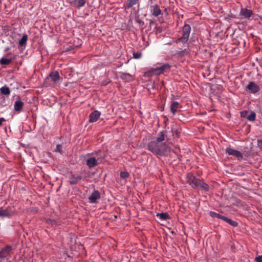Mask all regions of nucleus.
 <instances>
[{"instance_id":"nucleus-1","label":"nucleus","mask_w":262,"mask_h":262,"mask_svg":"<svg viewBox=\"0 0 262 262\" xmlns=\"http://www.w3.org/2000/svg\"><path fill=\"white\" fill-rule=\"evenodd\" d=\"M187 180L188 183L192 187L200 188L204 191L208 190V185L201 180L195 178L193 174H188Z\"/></svg>"},{"instance_id":"nucleus-2","label":"nucleus","mask_w":262,"mask_h":262,"mask_svg":"<svg viewBox=\"0 0 262 262\" xmlns=\"http://www.w3.org/2000/svg\"><path fill=\"white\" fill-rule=\"evenodd\" d=\"M148 149L154 154L160 156L163 155L165 150V144L156 141H151L148 145Z\"/></svg>"},{"instance_id":"nucleus-3","label":"nucleus","mask_w":262,"mask_h":262,"mask_svg":"<svg viewBox=\"0 0 262 262\" xmlns=\"http://www.w3.org/2000/svg\"><path fill=\"white\" fill-rule=\"evenodd\" d=\"M61 81V78L59 76V73L57 71H53L46 78L45 84L47 86L57 85L59 84Z\"/></svg>"},{"instance_id":"nucleus-4","label":"nucleus","mask_w":262,"mask_h":262,"mask_svg":"<svg viewBox=\"0 0 262 262\" xmlns=\"http://www.w3.org/2000/svg\"><path fill=\"white\" fill-rule=\"evenodd\" d=\"M191 31V27L189 25H185L183 28L182 33L183 35L178 39V42H181L183 44H185L188 40L190 33Z\"/></svg>"},{"instance_id":"nucleus-5","label":"nucleus","mask_w":262,"mask_h":262,"mask_svg":"<svg viewBox=\"0 0 262 262\" xmlns=\"http://www.w3.org/2000/svg\"><path fill=\"white\" fill-rule=\"evenodd\" d=\"M170 68V66L168 64H164L162 66H160L159 67H157L156 68H153L152 69V71L154 74L159 75L161 74L164 71L169 70Z\"/></svg>"},{"instance_id":"nucleus-6","label":"nucleus","mask_w":262,"mask_h":262,"mask_svg":"<svg viewBox=\"0 0 262 262\" xmlns=\"http://www.w3.org/2000/svg\"><path fill=\"white\" fill-rule=\"evenodd\" d=\"M247 90L250 93L255 94L259 91V86L253 81H251L246 86Z\"/></svg>"},{"instance_id":"nucleus-7","label":"nucleus","mask_w":262,"mask_h":262,"mask_svg":"<svg viewBox=\"0 0 262 262\" xmlns=\"http://www.w3.org/2000/svg\"><path fill=\"white\" fill-rule=\"evenodd\" d=\"M226 152L229 155L233 156L236 157L238 160H241L243 158V154L239 151L231 148H227Z\"/></svg>"},{"instance_id":"nucleus-8","label":"nucleus","mask_w":262,"mask_h":262,"mask_svg":"<svg viewBox=\"0 0 262 262\" xmlns=\"http://www.w3.org/2000/svg\"><path fill=\"white\" fill-rule=\"evenodd\" d=\"M100 194L98 190H94L89 196V201L91 203H96L100 199Z\"/></svg>"},{"instance_id":"nucleus-9","label":"nucleus","mask_w":262,"mask_h":262,"mask_svg":"<svg viewBox=\"0 0 262 262\" xmlns=\"http://www.w3.org/2000/svg\"><path fill=\"white\" fill-rule=\"evenodd\" d=\"M71 5L77 8H80L85 4L84 0H67Z\"/></svg>"},{"instance_id":"nucleus-10","label":"nucleus","mask_w":262,"mask_h":262,"mask_svg":"<svg viewBox=\"0 0 262 262\" xmlns=\"http://www.w3.org/2000/svg\"><path fill=\"white\" fill-rule=\"evenodd\" d=\"M101 113L98 111H95L90 114L89 121L90 122H96L100 116Z\"/></svg>"},{"instance_id":"nucleus-11","label":"nucleus","mask_w":262,"mask_h":262,"mask_svg":"<svg viewBox=\"0 0 262 262\" xmlns=\"http://www.w3.org/2000/svg\"><path fill=\"white\" fill-rule=\"evenodd\" d=\"M13 215L12 211L8 209H3L2 207L0 208V217H9Z\"/></svg>"},{"instance_id":"nucleus-12","label":"nucleus","mask_w":262,"mask_h":262,"mask_svg":"<svg viewBox=\"0 0 262 262\" xmlns=\"http://www.w3.org/2000/svg\"><path fill=\"white\" fill-rule=\"evenodd\" d=\"M86 164L90 168L93 167L97 165V159L94 157H90L87 159Z\"/></svg>"},{"instance_id":"nucleus-13","label":"nucleus","mask_w":262,"mask_h":262,"mask_svg":"<svg viewBox=\"0 0 262 262\" xmlns=\"http://www.w3.org/2000/svg\"><path fill=\"white\" fill-rule=\"evenodd\" d=\"M252 14V11L247 9H242L240 12V15L242 18H248Z\"/></svg>"},{"instance_id":"nucleus-14","label":"nucleus","mask_w":262,"mask_h":262,"mask_svg":"<svg viewBox=\"0 0 262 262\" xmlns=\"http://www.w3.org/2000/svg\"><path fill=\"white\" fill-rule=\"evenodd\" d=\"M180 107L181 105L179 102H172L170 105V111L173 114H175Z\"/></svg>"},{"instance_id":"nucleus-15","label":"nucleus","mask_w":262,"mask_h":262,"mask_svg":"<svg viewBox=\"0 0 262 262\" xmlns=\"http://www.w3.org/2000/svg\"><path fill=\"white\" fill-rule=\"evenodd\" d=\"M11 250V247L7 246L3 248L0 252V257H6Z\"/></svg>"},{"instance_id":"nucleus-16","label":"nucleus","mask_w":262,"mask_h":262,"mask_svg":"<svg viewBox=\"0 0 262 262\" xmlns=\"http://www.w3.org/2000/svg\"><path fill=\"white\" fill-rule=\"evenodd\" d=\"M24 105V103L20 100H17L15 101L14 103V110L16 112L20 111Z\"/></svg>"},{"instance_id":"nucleus-17","label":"nucleus","mask_w":262,"mask_h":262,"mask_svg":"<svg viewBox=\"0 0 262 262\" xmlns=\"http://www.w3.org/2000/svg\"><path fill=\"white\" fill-rule=\"evenodd\" d=\"M27 40L28 36L26 34H24L18 41L19 46L20 47L25 46L26 45Z\"/></svg>"},{"instance_id":"nucleus-18","label":"nucleus","mask_w":262,"mask_h":262,"mask_svg":"<svg viewBox=\"0 0 262 262\" xmlns=\"http://www.w3.org/2000/svg\"><path fill=\"white\" fill-rule=\"evenodd\" d=\"M1 93L5 95H9L10 94V91L9 88L7 86H2L0 89Z\"/></svg>"},{"instance_id":"nucleus-19","label":"nucleus","mask_w":262,"mask_h":262,"mask_svg":"<svg viewBox=\"0 0 262 262\" xmlns=\"http://www.w3.org/2000/svg\"><path fill=\"white\" fill-rule=\"evenodd\" d=\"M210 215L213 218H217L223 220L225 219V216L222 215L219 213H217L215 212L210 211L209 212Z\"/></svg>"},{"instance_id":"nucleus-20","label":"nucleus","mask_w":262,"mask_h":262,"mask_svg":"<svg viewBox=\"0 0 262 262\" xmlns=\"http://www.w3.org/2000/svg\"><path fill=\"white\" fill-rule=\"evenodd\" d=\"M223 221L228 223L233 227H236L238 225L237 222L234 221H232L230 219L226 217V216H225V219H223Z\"/></svg>"},{"instance_id":"nucleus-21","label":"nucleus","mask_w":262,"mask_h":262,"mask_svg":"<svg viewBox=\"0 0 262 262\" xmlns=\"http://www.w3.org/2000/svg\"><path fill=\"white\" fill-rule=\"evenodd\" d=\"M165 135L163 132H160L158 134L156 139V141L159 143H163L162 142L164 140Z\"/></svg>"},{"instance_id":"nucleus-22","label":"nucleus","mask_w":262,"mask_h":262,"mask_svg":"<svg viewBox=\"0 0 262 262\" xmlns=\"http://www.w3.org/2000/svg\"><path fill=\"white\" fill-rule=\"evenodd\" d=\"M157 216L161 220H166L169 218V215L167 213H158Z\"/></svg>"},{"instance_id":"nucleus-23","label":"nucleus","mask_w":262,"mask_h":262,"mask_svg":"<svg viewBox=\"0 0 262 262\" xmlns=\"http://www.w3.org/2000/svg\"><path fill=\"white\" fill-rule=\"evenodd\" d=\"M161 10L160 8L157 6H153V12L152 14L155 16H157L161 14Z\"/></svg>"},{"instance_id":"nucleus-24","label":"nucleus","mask_w":262,"mask_h":262,"mask_svg":"<svg viewBox=\"0 0 262 262\" xmlns=\"http://www.w3.org/2000/svg\"><path fill=\"white\" fill-rule=\"evenodd\" d=\"M121 78L123 79L129 81L133 79L132 76L128 73H123L121 75Z\"/></svg>"},{"instance_id":"nucleus-25","label":"nucleus","mask_w":262,"mask_h":262,"mask_svg":"<svg viewBox=\"0 0 262 262\" xmlns=\"http://www.w3.org/2000/svg\"><path fill=\"white\" fill-rule=\"evenodd\" d=\"M11 62V59H7L6 58H2L0 60L1 64L3 65H6L9 64Z\"/></svg>"},{"instance_id":"nucleus-26","label":"nucleus","mask_w":262,"mask_h":262,"mask_svg":"<svg viewBox=\"0 0 262 262\" xmlns=\"http://www.w3.org/2000/svg\"><path fill=\"white\" fill-rule=\"evenodd\" d=\"M138 0H128V4H127L126 7L130 8L133 6L136 5Z\"/></svg>"},{"instance_id":"nucleus-27","label":"nucleus","mask_w":262,"mask_h":262,"mask_svg":"<svg viewBox=\"0 0 262 262\" xmlns=\"http://www.w3.org/2000/svg\"><path fill=\"white\" fill-rule=\"evenodd\" d=\"M255 113L254 112H252L249 115H248L247 119L250 121H253L255 120Z\"/></svg>"},{"instance_id":"nucleus-28","label":"nucleus","mask_w":262,"mask_h":262,"mask_svg":"<svg viewBox=\"0 0 262 262\" xmlns=\"http://www.w3.org/2000/svg\"><path fill=\"white\" fill-rule=\"evenodd\" d=\"M128 173L126 171H121L120 172V177L123 179H125L128 178Z\"/></svg>"},{"instance_id":"nucleus-29","label":"nucleus","mask_w":262,"mask_h":262,"mask_svg":"<svg viewBox=\"0 0 262 262\" xmlns=\"http://www.w3.org/2000/svg\"><path fill=\"white\" fill-rule=\"evenodd\" d=\"M142 54L140 52H138L137 53H133V57L135 59H139L141 57Z\"/></svg>"},{"instance_id":"nucleus-30","label":"nucleus","mask_w":262,"mask_h":262,"mask_svg":"<svg viewBox=\"0 0 262 262\" xmlns=\"http://www.w3.org/2000/svg\"><path fill=\"white\" fill-rule=\"evenodd\" d=\"M55 151L59 152L60 153L62 152V148H61V146L60 145L58 144L56 146V148L55 149Z\"/></svg>"},{"instance_id":"nucleus-31","label":"nucleus","mask_w":262,"mask_h":262,"mask_svg":"<svg viewBox=\"0 0 262 262\" xmlns=\"http://www.w3.org/2000/svg\"><path fill=\"white\" fill-rule=\"evenodd\" d=\"M255 260L256 262H262V255L256 257Z\"/></svg>"},{"instance_id":"nucleus-32","label":"nucleus","mask_w":262,"mask_h":262,"mask_svg":"<svg viewBox=\"0 0 262 262\" xmlns=\"http://www.w3.org/2000/svg\"><path fill=\"white\" fill-rule=\"evenodd\" d=\"M258 146L262 148V140H258Z\"/></svg>"},{"instance_id":"nucleus-33","label":"nucleus","mask_w":262,"mask_h":262,"mask_svg":"<svg viewBox=\"0 0 262 262\" xmlns=\"http://www.w3.org/2000/svg\"><path fill=\"white\" fill-rule=\"evenodd\" d=\"M5 119L4 118H0V126L2 125L3 122L5 121Z\"/></svg>"},{"instance_id":"nucleus-34","label":"nucleus","mask_w":262,"mask_h":262,"mask_svg":"<svg viewBox=\"0 0 262 262\" xmlns=\"http://www.w3.org/2000/svg\"><path fill=\"white\" fill-rule=\"evenodd\" d=\"M9 50V47H7V48H6L5 49V52H7V51H8Z\"/></svg>"},{"instance_id":"nucleus-35","label":"nucleus","mask_w":262,"mask_h":262,"mask_svg":"<svg viewBox=\"0 0 262 262\" xmlns=\"http://www.w3.org/2000/svg\"><path fill=\"white\" fill-rule=\"evenodd\" d=\"M11 53H8V54H7V56H8V55H11Z\"/></svg>"},{"instance_id":"nucleus-36","label":"nucleus","mask_w":262,"mask_h":262,"mask_svg":"<svg viewBox=\"0 0 262 262\" xmlns=\"http://www.w3.org/2000/svg\"><path fill=\"white\" fill-rule=\"evenodd\" d=\"M71 183H75L76 182H72Z\"/></svg>"}]
</instances>
